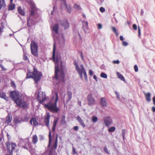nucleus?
Returning a JSON list of instances; mask_svg holds the SVG:
<instances>
[{"label": "nucleus", "mask_w": 155, "mask_h": 155, "mask_svg": "<svg viewBox=\"0 0 155 155\" xmlns=\"http://www.w3.org/2000/svg\"><path fill=\"white\" fill-rule=\"evenodd\" d=\"M55 97H54L52 100L44 106L49 110L53 112L57 113L59 110L57 107V103L58 101V94L57 92H55Z\"/></svg>", "instance_id": "1"}, {"label": "nucleus", "mask_w": 155, "mask_h": 155, "mask_svg": "<svg viewBox=\"0 0 155 155\" xmlns=\"http://www.w3.org/2000/svg\"><path fill=\"white\" fill-rule=\"evenodd\" d=\"M74 64L81 78H82L83 74L85 79H87V73L83 65V64H81L80 65L79 67L78 64L76 62L74 63Z\"/></svg>", "instance_id": "2"}, {"label": "nucleus", "mask_w": 155, "mask_h": 155, "mask_svg": "<svg viewBox=\"0 0 155 155\" xmlns=\"http://www.w3.org/2000/svg\"><path fill=\"white\" fill-rule=\"evenodd\" d=\"M30 49L32 54L36 57H38V46L37 43L35 41H31Z\"/></svg>", "instance_id": "3"}, {"label": "nucleus", "mask_w": 155, "mask_h": 155, "mask_svg": "<svg viewBox=\"0 0 155 155\" xmlns=\"http://www.w3.org/2000/svg\"><path fill=\"white\" fill-rule=\"evenodd\" d=\"M9 97L16 103L20 99V95L18 92L16 91L10 92Z\"/></svg>", "instance_id": "4"}, {"label": "nucleus", "mask_w": 155, "mask_h": 155, "mask_svg": "<svg viewBox=\"0 0 155 155\" xmlns=\"http://www.w3.org/2000/svg\"><path fill=\"white\" fill-rule=\"evenodd\" d=\"M42 76V74L41 73L38 71L35 68H34L33 78L34 79L35 83H37L40 80Z\"/></svg>", "instance_id": "5"}, {"label": "nucleus", "mask_w": 155, "mask_h": 155, "mask_svg": "<svg viewBox=\"0 0 155 155\" xmlns=\"http://www.w3.org/2000/svg\"><path fill=\"white\" fill-rule=\"evenodd\" d=\"M47 98L45 92L41 91L38 92L37 99L39 104H42Z\"/></svg>", "instance_id": "6"}, {"label": "nucleus", "mask_w": 155, "mask_h": 155, "mask_svg": "<svg viewBox=\"0 0 155 155\" xmlns=\"http://www.w3.org/2000/svg\"><path fill=\"white\" fill-rule=\"evenodd\" d=\"M8 150L11 154H12L13 151L15 149L16 145L15 143H12L11 144L10 143H7L6 144Z\"/></svg>", "instance_id": "7"}, {"label": "nucleus", "mask_w": 155, "mask_h": 155, "mask_svg": "<svg viewBox=\"0 0 155 155\" xmlns=\"http://www.w3.org/2000/svg\"><path fill=\"white\" fill-rule=\"evenodd\" d=\"M16 104L18 106L24 109H25L27 107V102L21 99Z\"/></svg>", "instance_id": "8"}, {"label": "nucleus", "mask_w": 155, "mask_h": 155, "mask_svg": "<svg viewBox=\"0 0 155 155\" xmlns=\"http://www.w3.org/2000/svg\"><path fill=\"white\" fill-rule=\"evenodd\" d=\"M87 99L89 105L91 106L95 104V101L92 96V94H90L87 96Z\"/></svg>", "instance_id": "9"}, {"label": "nucleus", "mask_w": 155, "mask_h": 155, "mask_svg": "<svg viewBox=\"0 0 155 155\" xmlns=\"http://www.w3.org/2000/svg\"><path fill=\"white\" fill-rule=\"evenodd\" d=\"M22 147L24 149L28 150L30 152L31 151H34L35 150L33 148L32 146L29 142H25V145L22 146Z\"/></svg>", "instance_id": "10"}, {"label": "nucleus", "mask_w": 155, "mask_h": 155, "mask_svg": "<svg viewBox=\"0 0 155 155\" xmlns=\"http://www.w3.org/2000/svg\"><path fill=\"white\" fill-rule=\"evenodd\" d=\"M104 121L106 126H108L112 123V119L110 117H105L104 119Z\"/></svg>", "instance_id": "11"}, {"label": "nucleus", "mask_w": 155, "mask_h": 155, "mask_svg": "<svg viewBox=\"0 0 155 155\" xmlns=\"http://www.w3.org/2000/svg\"><path fill=\"white\" fill-rule=\"evenodd\" d=\"M50 117V116L49 114H48L44 116V122L45 123L46 126L48 127H49V119Z\"/></svg>", "instance_id": "12"}, {"label": "nucleus", "mask_w": 155, "mask_h": 155, "mask_svg": "<svg viewBox=\"0 0 155 155\" xmlns=\"http://www.w3.org/2000/svg\"><path fill=\"white\" fill-rule=\"evenodd\" d=\"M55 44H54L53 50L52 54V59L53 60L55 63H58L59 62V59L57 57L56 58H55Z\"/></svg>", "instance_id": "13"}, {"label": "nucleus", "mask_w": 155, "mask_h": 155, "mask_svg": "<svg viewBox=\"0 0 155 155\" xmlns=\"http://www.w3.org/2000/svg\"><path fill=\"white\" fill-rule=\"evenodd\" d=\"M61 25L64 27L65 29L68 28L69 26L68 21L66 19L64 20L63 21Z\"/></svg>", "instance_id": "14"}, {"label": "nucleus", "mask_w": 155, "mask_h": 155, "mask_svg": "<svg viewBox=\"0 0 155 155\" xmlns=\"http://www.w3.org/2000/svg\"><path fill=\"white\" fill-rule=\"evenodd\" d=\"M30 122L31 125L34 126H36L38 124V123L35 117L32 118L30 120Z\"/></svg>", "instance_id": "15"}, {"label": "nucleus", "mask_w": 155, "mask_h": 155, "mask_svg": "<svg viewBox=\"0 0 155 155\" xmlns=\"http://www.w3.org/2000/svg\"><path fill=\"white\" fill-rule=\"evenodd\" d=\"M59 25L58 24H55L52 27L53 30L56 34H58Z\"/></svg>", "instance_id": "16"}, {"label": "nucleus", "mask_w": 155, "mask_h": 155, "mask_svg": "<svg viewBox=\"0 0 155 155\" xmlns=\"http://www.w3.org/2000/svg\"><path fill=\"white\" fill-rule=\"evenodd\" d=\"M101 105L103 107H106L107 106V103L105 97H104L101 98Z\"/></svg>", "instance_id": "17"}, {"label": "nucleus", "mask_w": 155, "mask_h": 155, "mask_svg": "<svg viewBox=\"0 0 155 155\" xmlns=\"http://www.w3.org/2000/svg\"><path fill=\"white\" fill-rule=\"evenodd\" d=\"M144 94L145 95L146 100L147 102H150L151 100V94L149 93H146L143 92Z\"/></svg>", "instance_id": "18"}, {"label": "nucleus", "mask_w": 155, "mask_h": 155, "mask_svg": "<svg viewBox=\"0 0 155 155\" xmlns=\"http://www.w3.org/2000/svg\"><path fill=\"white\" fill-rule=\"evenodd\" d=\"M77 120L79 122L80 124L83 127H85V125L82 119L79 116H78L76 117Z\"/></svg>", "instance_id": "19"}, {"label": "nucleus", "mask_w": 155, "mask_h": 155, "mask_svg": "<svg viewBox=\"0 0 155 155\" xmlns=\"http://www.w3.org/2000/svg\"><path fill=\"white\" fill-rule=\"evenodd\" d=\"M0 97L1 98L4 99L6 101L8 100V97L6 96L5 93L3 91L0 92Z\"/></svg>", "instance_id": "20"}, {"label": "nucleus", "mask_w": 155, "mask_h": 155, "mask_svg": "<svg viewBox=\"0 0 155 155\" xmlns=\"http://www.w3.org/2000/svg\"><path fill=\"white\" fill-rule=\"evenodd\" d=\"M59 72V67L58 65L55 66V78L57 80L58 79V73Z\"/></svg>", "instance_id": "21"}, {"label": "nucleus", "mask_w": 155, "mask_h": 155, "mask_svg": "<svg viewBox=\"0 0 155 155\" xmlns=\"http://www.w3.org/2000/svg\"><path fill=\"white\" fill-rule=\"evenodd\" d=\"M58 135H57L56 137V138L55 140V141L54 143V144L53 145L52 147V149H56L57 147V143H58Z\"/></svg>", "instance_id": "22"}, {"label": "nucleus", "mask_w": 155, "mask_h": 155, "mask_svg": "<svg viewBox=\"0 0 155 155\" xmlns=\"http://www.w3.org/2000/svg\"><path fill=\"white\" fill-rule=\"evenodd\" d=\"M15 7V4H13V2H10V4L8 6V11L12 10L14 9Z\"/></svg>", "instance_id": "23"}, {"label": "nucleus", "mask_w": 155, "mask_h": 155, "mask_svg": "<svg viewBox=\"0 0 155 155\" xmlns=\"http://www.w3.org/2000/svg\"><path fill=\"white\" fill-rule=\"evenodd\" d=\"M6 6L5 0H0V9L5 8Z\"/></svg>", "instance_id": "24"}, {"label": "nucleus", "mask_w": 155, "mask_h": 155, "mask_svg": "<svg viewBox=\"0 0 155 155\" xmlns=\"http://www.w3.org/2000/svg\"><path fill=\"white\" fill-rule=\"evenodd\" d=\"M18 13L23 16L25 15V12L24 10H23L21 8L20 6H19L18 8Z\"/></svg>", "instance_id": "25"}, {"label": "nucleus", "mask_w": 155, "mask_h": 155, "mask_svg": "<svg viewBox=\"0 0 155 155\" xmlns=\"http://www.w3.org/2000/svg\"><path fill=\"white\" fill-rule=\"evenodd\" d=\"M117 76L118 78L120 80L123 81H125V79L124 78V76L120 73L119 72H117Z\"/></svg>", "instance_id": "26"}, {"label": "nucleus", "mask_w": 155, "mask_h": 155, "mask_svg": "<svg viewBox=\"0 0 155 155\" xmlns=\"http://www.w3.org/2000/svg\"><path fill=\"white\" fill-rule=\"evenodd\" d=\"M38 141V138L37 136L35 135H34L32 137V141L34 144H35Z\"/></svg>", "instance_id": "27"}, {"label": "nucleus", "mask_w": 155, "mask_h": 155, "mask_svg": "<svg viewBox=\"0 0 155 155\" xmlns=\"http://www.w3.org/2000/svg\"><path fill=\"white\" fill-rule=\"evenodd\" d=\"M33 71L31 72L29 71L27 72V78H33Z\"/></svg>", "instance_id": "28"}, {"label": "nucleus", "mask_w": 155, "mask_h": 155, "mask_svg": "<svg viewBox=\"0 0 155 155\" xmlns=\"http://www.w3.org/2000/svg\"><path fill=\"white\" fill-rule=\"evenodd\" d=\"M67 95L68 96V98L67 101V102H68L70 101L72 98V94L71 91H68L67 92Z\"/></svg>", "instance_id": "29"}, {"label": "nucleus", "mask_w": 155, "mask_h": 155, "mask_svg": "<svg viewBox=\"0 0 155 155\" xmlns=\"http://www.w3.org/2000/svg\"><path fill=\"white\" fill-rule=\"evenodd\" d=\"M12 119L10 118V115L8 114L6 117V122L7 123H9L11 121Z\"/></svg>", "instance_id": "30"}, {"label": "nucleus", "mask_w": 155, "mask_h": 155, "mask_svg": "<svg viewBox=\"0 0 155 155\" xmlns=\"http://www.w3.org/2000/svg\"><path fill=\"white\" fill-rule=\"evenodd\" d=\"M61 124L63 125L65 124L66 123L65 121V117L64 116H62L61 120Z\"/></svg>", "instance_id": "31"}, {"label": "nucleus", "mask_w": 155, "mask_h": 155, "mask_svg": "<svg viewBox=\"0 0 155 155\" xmlns=\"http://www.w3.org/2000/svg\"><path fill=\"white\" fill-rule=\"evenodd\" d=\"M32 20L30 19H28L27 20V24L28 26L29 27H31V22Z\"/></svg>", "instance_id": "32"}, {"label": "nucleus", "mask_w": 155, "mask_h": 155, "mask_svg": "<svg viewBox=\"0 0 155 155\" xmlns=\"http://www.w3.org/2000/svg\"><path fill=\"white\" fill-rule=\"evenodd\" d=\"M112 30L116 34V36H118V33L116 29V28L114 27H113L112 28Z\"/></svg>", "instance_id": "33"}, {"label": "nucleus", "mask_w": 155, "mask_h": 155, "mask_svg": "<svg viewBox=\"0 0 155 155\" xmlns=\"http://www.w3.org/2000/svg\"><path fill=\"white\" fill-rule=\"evenodd\" d=\"M101 76L102 78H107V75L104 73H102L101 74Z\"/></svg>", "instance_id": "34"}, {"label": "nucleus", "mask_w": 155, "mask_h": 155, "mask_svg": "<svg viewBox=\"0 0 155 155\" xmlns=\"http://www.w3.org/2000/svg\"><path fill=\"white\" fill-rule=\"evenodd\" d=\"M115 130V127H110L109 129H108V131L109 132H114Z\"/></svg>", "instance_id": "35"}, {"label": "nucleus", "mask_w": 155, "mask_h": 155, "mask_svg": "<svg viewBox=\"0 0 155 155\" xmlns=\"http://www.w3.org/2000/svg\"><path fill=\"white\" fill-rule=\"evenodd\" d=\"M97 119H98L97 117L94 116L92 117V120L94 122H96L97 120Z\"/></svg>", "instance_id": "36"}, {"label": "nucleus", "mask_w": 155, "mask_h": 155, "mask_svg": "<svg viewBox=\"0 0 155 155\" xmlns=\"http://www.w3.org/2000/svg\"><path fill=\"white\" fill-rule=\"evenodd\" d=\"M74 8H75L77 9L78 10H79L81 9V8L80 7V6L79 5H78L77 4H75L74 5Z\"/></svg>", "instance_id": "37"}, {"label": "nucleus", "mask_w": 155, "mask_h": 155, "mask_svg": "<svg viewBox=\"0 0 155 155\" xmlns=\"http://www.w3.org/2000/svg\"><path fill=\"white\" fill-rule=\"evenodd\" d=\"M67 9V11L69 13H70L71 12V6H69L68 7L67 6V7L65 6Z\"/></svg>", "instance_id": "38"}, {"label": "nucleus", "mask_w": 155, "mask_h": 155, "mask_svg": "<svg viewBox=\"0 0 155 155\" xmlns=\"http://www.w3.org/2000/svg\"><path fill=\"white\" fill-rule=\"evenodd\" d=\"M58 118L56 119H55L54 121L53 126H56L57 124L58 121Z\"/></svg>", "instance_id": "39"}, {"label": "nucleus", "mask_w": 155, "mask_h": 155, "mask_svg": "<svg viewBox=\"0 0 155 155\" xmlns=\"http://www.w3.org/2000/svg\"><path fill=\"white\" fill-rule=\"evenodd\" d=\"M100 11L101 12H104L105 11V9L103 7H101L100 8Z\"/></svg>", "instance_id": "40"}, {"label": "nucleus", "mask_w": 155, "mask_h": 155, "mask_svg": "<svg viewBox=\"0 0 155 155\" xmlns=\"http://www.w3.org/2000/svg\"><path fill=\"white\" fill-rule=\"evenodd\" d=\"M134 69L135 70V71L136 72H137L138 71V67L137 65H135L134 66Z\"/></svg>", "instance_id": "41"}, {"label": "nucleus", "mask_w": 155, "mask_h": 155, "mask_svg": "<svg viewBox=\"0 0 155 155\" xmlns=\"http://www.w3.org/2000/svg\"><path fill=\"white\" fill-rule=\"evenodd\" d=\"M126 131L125 129H123L122 130V134L123 135V138L124 139V136L125 134Z\"/></svg>", "instance_id": "42"}, {"label": "nucleus", "mask_w": 155, "mask_h": 155, "mask_svg": "<svg viewBox=\"0 0 155 155\" xmlns=\"http://www.w3.org/2000/svg\"><path fill=\"white\" fill-rule=\"evenodd\" d=\"M97 26V28H98V29H101L102 28V25L101 24H98Z\"/></svg>", "instance_id": "43"}, {"label": "nucleus", "mask_w": 155, "mask_h": 155, "mask_svg": "<svg viewBox=\"0 0 155 155\" xmlns=\"http://www.w3.org/2000/svg\"><path fill=\"white\" fill-rule=\"evenodd\" d=\"M0 67L3 71H5L7 70V69L5 68L3 66L2 64H0Z\"/></svg>", "instance_id": "44"}, {"label": "nucleus", "mask_w": 155, "mask_h": 155, "mask_svg": "<svg viewBox=\"0 0 155 155\" xmlns=\"http://www.w3.org/2000/svg\"><path fill=\"white\" fill-rule=\"evenodd\" d=\"M133 28L134 30H137V27L136 24H133Z\"/></svg>", "instance_id": "45"}, {"label": "nucleus", "mask_w": 155, "mask_h": 155, "mask_svg": "<svg viewBox=\"0 0 155 155\" xmlns=\"http://www.w3.org/2000/svg\"><path fill=\"white\" fill-rule=\"evenodd\" d=\"M122 44L124 46H127L128 45L127 43L124 41L122 42Z\"/></svg>", "instance_id": "46"}, {"label": "nucleus", "mask_w": 155, "mask_h": 155, "mask_svg": "<svg viewBox=\"0 0 155 155\" xmlns=\"http://www.w3.org/2000/svg\"><path fill=\"white\" fill-rule=\"evenodd\" d=\"M104 151L107 153H108V152L107 149V147L106 146L104 147Z\"/></svg>", "instance_id": "47"}, {"label": "nucleus", "mask_w": 155, "mask_h": 155, "mask_svg": "<svg viewBox=\"0 0 155 155\" xmlns=\"http://www.w3.org/2000/svg\"><path fill=\"white\" fill-rule=\"evenodd\" d=\"M89 73L90 76H92L93 75V73L92 70H90L89 71Z\"/></svg>", "instance_id": "48"}, {"label": "nucleus", "mask_w": 155, "mask_h": 155, "mask_svg": "<svg viewBox=\"0 0 155 155\" xmlns=\"http://www.w3.org/2000/svg\"><path fill=\"white\" fill-rule=\"evenodd\" d=\"M72 149H73V154H77V153L75 151V148L74 147H73Z\"/></svg>", "instance_id": "49"}, {"label": "nucleus", "mask_w": 155, "mask_h": 155, "mask_svg": "<svg viewBox=\"0 0 155 155\" xmlns=\"http://www.w3.org/2000/svg\"><path fill=\"white\" fill-rule=\"evenodd\" d=\"M113 63L114 64H118L120 62L118 60H116V61H114L113 62Z\"/></svg>", "instance_id": "50"}, {"label": "nucleus", "mask_w": 155, "mask_h": 155, "mask_svg": "<svg viewBox=\"0 0 155 155\" xmlns=\"http://www.w3.org/2000/svg\"><path fill=\"white\" fill-rule=\"evenodd\" d=\"M49 140L51 141V132L50 131L49 132Z\"/></svg>", "instance_id": "51"}, {"label": "nucleus", "mask_w": 155, "mask_h": 155, "mask_svg": "<svg viewBox=\"0 0 155 155\" xmlns=\"http://www.w3.org/2000/svg\"><path fill=\"white\" fill-rule=\"evenodd\" d=\"M29 119V118L27 116H25L24 117V121H27Z\"/></svg>", "instance_id": "52"}, {"label": "nucleus", "mask_w": 155, "mask_h": 155, "mask_svg": "<svg viewBox=\"0 0 155 155\" xmlns=\"http://www.w3.org/2000/svg\"><path fill=\"white\" fill-rule=\"evenodd\" d=\"M80 52V53L81 57L82 59V60H84V55H83L82 52L81 51Z\"/></svg>", "instance_id": "53"}, {"label": "nucleus", "mask_w": 155, "mask_h": 155, "mask_svg": "<svg viewBox=\"0 0 155 155\" xmlns=\"http://www.w3.org/2000/svg\"><path fill=\"white\" fill-rule=\"evenodd\" d=\"M138 36L140 37V29L139 26L138 28Z\"/></svg>", "instance_id": "54"}, {"label": "nucleus", "mask_w": 155, "mask_h": 155, "mask_svg": "<svg viewBox=\"0 0 155 155\" xmlns=\"http://www.w3.org/2000/svg\"><path fill=\"white\" fill-rule=\"evenodd\" d=\"M73 129L75 131H77L78 129V126H75L74 127Z\"/></svg>", "instance_id": "55"}, {"label": "nucleus", "mask_w": 155, "mask_h": 155, "mask_svg": "<svg viewBox=\"0 0 155 155\" xmlns=\"http://www.w3.org/2000/svg\"><path fill=\"white\" fill-rule=\"evenodd\" d=\"M35 14V12L33 10H31V11L30 15H33Z\"/></svg>", "instance_id": "56"}, {"label": "nucleus", "mask_w": 155, "mask_h": 155, "mask_svg": "<svg viewBox=\"0 0 155 155\" xmlns=\"http://www.w3.org/2000/svg\"><path fill=\"white\" fill-rule=\"evenodd\" d=\"M115 93L116 95L117 98L118 99H119V95L118 93H117V92L116 91H115Z\"/></svg>", "instance_id": "57"}, {"label": "nucleus", "mask_w": 155, "mask_h": 155, "mask_svg": "<svg viewBox=\"0 0 155 155\" xmlns=\"http://www.w3.org/2000/svg\"><path fill=\"white\" fill-rule=\"evenodd\" d=\"M11 83L12 86L13 87L15 86V84L13 81L12 80L11 81Z\"/></svg>", "instance_id": "58"}, {"label": "nucleus", "mask_w": 155, "mask_h": 155, "mask_svg": "<svg viewBox=\"0 0 155 155\" xmlns=\"http://www.w3.org/2000/svg\"><path fill=\"white\" fill-rule=\"evenodd\" d=\"M23 59L25 61H27L28 59V58L25 55L24 56Z\"/></svg>", "instance_id": "59"}, {"label": "nucleus", "mask_w": 155, "mask_h": 155, "mask_svg": "<svg viewBox=\"0 0 155 155\" xmlns=\"http://www.w3.org/2000/svg\"><path fill=\"white\" fill-rule=\"evenodd\" d=\"M4 28V27H1L0 28V33H2L3 32V30Z\"/></svg>", "instance_id": "60"}, {"label": "nucleus", "mask_w": 155, "mask_h": 155, "mask_svg": "<svg viewBox=\"0 0 155 155\" xmlns=\"http://www.w3.org/2000/svg\"><path fill=\"white\" fill-rule=\"evenodd\" d=\"M56 126H53L52 128V131L53 132H54L55 130V129Z\"/></svg>", "instance_id": "61"}, {"label": "nucleus", "mask_w": 155, "mask_h": 155, "mask_svg": "<svg viewBox=\"0 0 155 155\" xmlns=\"http://www.w3.org/2000/svg\"><path fill=\"white\" fill-rule=\"evenodd\" d=\"M152 110L153 112H155V107H152Z\"/></svg>", "instance_id": "62"}, {"label": "nucleus", "mask_w": 155, "mask_h": 155, "mask_svg": "<svg viewBox=\"0 0 155 155\" xmlns=\"http://www.w3.org/2000/svg\"><path fill=\"white\" fill-rule=\"evenodd\" d=\"M153 104L155 105V96L154 97H153Z\"/></svg>", "instance_id": "63"}, {"label": "nucleus", "mask_w": 155, "mask_h": 155, "mask_svg": "<svg viewBox=\"0 0 155 155\" xmlns=\"http://www.w3.org/2000/svg\"><path fill=\"white\" fill-rule=\"evenodd\" d=\"M120 39L121 41H123L124 40L123 36H120Z\"/></svg>", "instance_id": "64"}]
</instances>
